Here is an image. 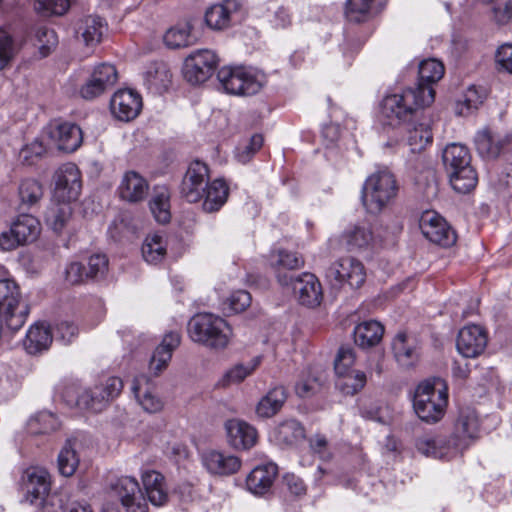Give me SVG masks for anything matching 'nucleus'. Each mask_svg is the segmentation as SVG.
<instances>
[{"mask_svg":"<svg viewBox=\"0 0 512 512\" xmlns=\"http://www.w3.org/2000/svg\"><path fill=\"white\" fill-rule=\"evenodd\" d=\"M435 99L434 89L408 87L387 95L381 104V113L390 125L410 123Z\"/></svg>","mask_w":512,"mask_h":512,"instance_id":"obj_1","label":"nucleus"},{"mask_svg":"<svg viewBox=\"0 0 512 512\" xmlns=\"http://www.w3.org/2000/svg\"><path fill=\"white\" fill-rule=\"evenodd\" d=\"M442 159L451 186L456 192L466 194L476 187L478 176L471 165V154L466 146L459 143L447 145Z\"/></svg>","mask_w":512,"mask_h":512,"instance_id":"obj_2","label":"nucleus"},{"mask_svg":"<svg viewBox=\"0 0 512 512\" xmlns=\"http://www.w3.org/2000/svg\"><path fill=\"white\" fill-rule=\"evenodd\" d=\"M190 339L211 349H223L228 345L231 328L221 317L212 313H198L188 322Z\"/></svg>","mask_w":512,"mask_h":512,"instance_id":"obj_3","label":"nucleus"},{"mask_svg":"<svg viewBox=\"0 0 512 512\" xmlns=\"http://www.w3.org/2000/svg\"><path fill=\"white\" fill-rule=\"evenodd\" d=\"M447 403L446 387L441 381L425 380L415 390L413 409L422 421L438 422L444 416Z\"/></svg>","mask_w":512,"mask_h":512,"instance_id":"obj_4","label":"nucleus"},{"mask_svg":"<svg viewBox=\"0 0 512 512\" xmlns=\"http://www.w3.org/2000/svg\"><path fill=\"white\" fill-rule=\"evenodd\" d=\"M398 184L388 169L378 170L370 175L362 188V202L371 213L380 212L397 195Z\"/></svg>","mask_w":512,"mask_h":512,"instance_id":"obj_5","label":"nucleus"},{"mask_svg":"<svg viewBox=\"0 0 512 512\" xmlns=\"http://www.w3.org/2000/svg\"><path fill=\"white\" fill-rule=\"evenodd\" d=\"M217 78L223 89L233 95H254L266 81L263 73L243 66H224Z\"/></svg>","mask_w":512,"mask_h":512,"instance_id":"obj_6","label":"nucleus"},{"mask_svg":"<svg viewBox=\"0 0 512 512\" xmlns=\"http://www.w3.org/2000/svg\"><path fill=\"white\" fill-rule=\"evenodd\" d=\"M21 299L20 287L14 280H0V322L11 331H18L29 314L28 305L21 306Z\"/></svg>","mask_w":512,"mask_h":512,"instance_id":"obj_7","label":"nucleus"},{"mask_svg":"<svg viewBox=\"0 0 512 512\" xmlns=\"http://www.w3.org/2000/svg\"><path fill=\"white\" fill-rule=\"evenodd\" d=\"M325 277L335 289L348 285L357 289L363 285L366 279L364 265L352 257H344L332 263L326 270Z\"/></svg>","mask_w":512,"mask_h":512,"instance_id":"obj_8","label":"nucleus"},{"mask_svg":"<svg viewBox=\"0 0 512 512\" xmlns=\"http://www.w3.org/2000/svg\"><path fill=\"white\" fill-rule=\"evenodd\" d=\"M41 231L40 222L30 214H21L12 223L9 231L0 235V247L10 251L20 245L34 242Z\"/></svg>","mask_w":512,"mask_h":512,"instance_id":"obj_9","label":"nucleus"},{"mask_svg":"<svg viewBox=\"0 0 512 512\" xmlns=\"http://www.w3.org/2000/svg\"><path fill=\"white\" fill-rule=\"evenodd\" d=\"M218 61L214 51L209 49L197 50L185 59L182 68L183 76L192 85L204 83L214 73Z\"/></svg>","mask_w":512,"mask_h":512,"instance_id":"obj_10","label":"nucleus"},{"mask_svg":"<svg viewBox=\"0 0 512 512\" xmlns=\"http://www.w3.org/2000/svg\"><path fill=\"white\" fill-rule=\"evenodd\" d=\"M278 281L283 286L292 285L299 303L303 306L315 308L323 300L321 283L314 274L305 272L295 278L279 274Z\"/></svg>","mask_w":512,"mask_h":512,"instance_id":"obj_11","label":"nucleus"},{"mask_svg":"<svg viewBox=\"0 0 512 512\" xmlns=\"http://www.w3.org/2000/svg\"><path fill=\"white\" fill-rule=\"evenodd\" d=\"M463 442H455L452 436L425 435L416 440L418 452L434 459L449 461L463 452Z\"/></svg>","mask_w":512,"mask_h":512,"instance_id":"obj_12","label":"nucleus"},{"mask_svg":"<svg viewBox=\"0 0 512 512\" xmlns=\"http://www.w3.org/2000/svg\"><path fill=\"white\" fill-rule=\"evenodd\" d=\"M209 181L208 166L195 160L188 166V169L180 185V194L189 203L201 201L205 194V188Z\"/></svg>","mask_w":512,"mask_h":512,"instance_id":"obj_13","label":"nucleus"},{"mask_svg":"<svg viewBox=\"0 0 512 512\" xmlns=\"http://www.w3.org/2000/svg\"><path fill=\"white\" fill-rule=\"evenodd\" d=\"M54 198L59 202L78 199L81 189V173L74 163H66L55 172Z\"/></svg>","mask_w":512,"mask_h":512,"instance_id":"obj_14","label":"nucleus"},{"mask_svg":"<svg viewBox=\"0 0 512 512\" xmlns=\"http://www.w3.org/2000/svg\"><path fill=\"white\" fill-rule=\"evenodd\" d=\"M45 135L51 146L66 153L76 151L83 140L80 127L69 122L50 123L45 129Z\"/></svg>","mask_w":512,"mask_h":512,"instance_id":"obj_15","label":"nucleus"},{"mask_svg":"<svg viewBox=\"0 0 512 512\" xmlns=\"http://www.w3.org/2000/svg\"><path fill=\"white\" fill-rule=\"evenodd\" d=\"M423 235L431 242L443 247L455 244L457 236L446 220L434 211L422 214L419 223Z\"/></svg>","mask_w":512,"mask_h":512,"instance_id":"obj_16","label":"nucleus"},{"mask_svg":"<svg viewBox=\"0 0 512 512\" xmlns=\"http://www.w3.org/2000/svg\"><path fill=\"white\" fill-rule=\"evenodd\" d=\"M111 490L127 512H148V504L135 478L122 476L111 484Z\"/></svg>","mask_w":512,"mask_h":512,"instance_id":"obj_17","label":"nucleus"},{"mask_svg":"<svg viewBox=\"0 0 512 512\" xmlns=\"http://www.w3.org/2000/svg\"><path fill=\"white\" fill-rule=\"evenodd\" d=\"M487 343V331L479 325L472 324L460 329L456 339V348L463 357L476 358L485 351Z\"/></svg>","mask_w":512,"mask_h":512,"instance_id":"obj_18","label":"nucleus"},{"mask_svg":"<svg viewBox=\"0 0 512 512\" xmlns=\"http://www.w3.org/2000/svg\"><path fill=\"white\" fill-rule=\"evenodd\" d=\"M142 109V97L131 89L116 91L110 100L112 115L124 122L135 119Z\"/></svg>","mask_w":512,"mask_h":512,"instance_id":"obj_19","label":"nucleus"},{"mask_svg":"<svg viewBox=\"0 0 512 512\" xmlns=\"http://www.w3.org/2000/svg\"><path fill=\"white\" fill-rule=\"evenodd\" d=\"M21 485L26 501L38 504V500L49 493L50 475L44 468L29 467L22 474Z\"/></svg>","mask_w":512,"mask_h":512,"instance_id":"obj_20","label":"nucleus"},{"mask_svg":"<svg viewBox=\"0 0 512 512\" xmlns=\"http://www.w3.org/2000/svg\"><path fill=\"white\" fill-rule=\"evenodd\" d=\"M225 430L229 445L235 449H250L257 441L256 429L245 421L239 419L227 420Z\"/></svg>","mask_w":512,"mask_h":512,"instance_id":"obj_21","label":"nucleus"},{"mask_svg":"<svg viewBox=\"0 0 512 512\" xmlns=\"http://www.w3.org/2000/svg\"><path fill=\"white\" fill-rule=\"evenodd\" d=\"M202 463L213 475L227 476L236 473L241 467L238 457L217 450H209L202 454Z\"/></svg>","mask_w":512,"mask_h":512,"instance_id":"obj_22","label":"nucleus"},{"mask_svg":"<svg viewBox=\"0 0 512 512\" xmlns=\"http://www.w3.org/2000/svg\"><path fill=\"white\" fill-rule=\"evenodd\" d=\"M148 191V181L134 170L125 172L118 186L120 198L130 203H138L144 200Z\"/></svg>","mask_w":512,"mask_h":512,"instance_id":"obj_23","label":"nucleus"},{"mask_svg":"<svg viewBox=\"0 0 512 512\" xmlns=\"http://www.w3.org/2000/svg\"><path fill=\"white\" fill-rule=\"evenodd\" d=\"M132 391L137 402L147 413H158L164 408V401L151 390L150 379L146 375L134 378Z\"/></svg>","mask_w":512,"mask_h":512,"instance_id":"obj_24","label":"nucleus"},{"mask_svg":"<svg viewBox=\"0 0 512 512\" xmlns=\"http://www.w3.org/2000/svg\"><path fill=\"white\" fill-rule=\"evenodd\" d=\"M180 340V335L177 332H169L164 335L161 343L155 349L149 363V370L154 374V376H158L166 369L172 358L173 351L180 344Z\"/></svg>","mask_w":512,"mask_h":512,"instance_id":"obj_25","label":"nucleus"},{"mask_svg":"<svg viewBox=\"0 0 512 512\" xmlns=\"http://www.w3.org/2000/svg\"><path fill=\"white\" fill-rule=\"evenodd\" d=\"M474 142L481 157L495 159L500 155L506 144V139L501 134L486 127L476 133Z\"/></svg>","mask_w":512,"mask_h":512,"instance_id":"obj_26","label":"nucleus"},{"mask_svg":"<svg viewBox=\"0 0 512 512\" xmlns=\"http://www.w3.org/2000/svg\"><path fill=\"white\" fill-rule=\"evenodd\" d=\"M479 430L478 417L473 410L461 411L451 434L455 442H463V451L468 448L472 439L477 437Z\"/></svg>","mask_w":512,"mask_h":512,"instance_id":"obj_27","label":"nucleus"},{"mask_svg":"<svg viewBox=\"0 0 512 512\" xmlns=\"http://www.w3.org/2000/svg\"><path fill=\"white\" fill-rule=\"evenodd\" d=\"M277 475V466L269 463L255 467L246 478L247 489L255 495L265 494Z\"/></svg>","mask_w":512,"mask_h":512,"instance_id":"obj_28","label":"nucleus"},{"mask_svg":"<svg viewBox=\"0 0 512 512\" xmlns=\"http://www.w3.org/2000/svg\"><path fill=\"white\" fill-rule=\"evenodd\" d=\"M52 341L51 328L44 323H36L27 331L24 347L29 354H37L46 351Z\"/></svg>","mask_w":512,"mask_h":512,"instance_id":"obj_29","label":"nucleus"},{"mask_svg":"<svg viewBox=\"0 0 512 512\" xmlns=\"http://www.w3.org/2000/svg\"><path fill=\"white\" fill-rule=\"evenodd\" d=\"M229 195V187L223 179L208 181L207 188L203 197L202 208L207 213H213L220 210L226 203Z\"/></svg>","mask_w":512,"mask_h":512,"instance_id":"obj_30","label":"nucleus"},{"mask_svg":"<svg viewBox=\"0 0 512 512\" xmlns=\"http://www.w3.org/2000/svg\"><path fill=\"white\" fill-rule=\"evenodd\" d=\"M238 8L236 1L225 0L222 3L212 5L206 10L205 23L213 30H221L228 27L230 17Z\"/></svg>","mask_w":512,"mask_h":512,"instance_id":"obj_31","label":"nucleus"},{"mask_svg":"<svg viewBox=\"0 0 512 512\" xmlns=\"http://www.w3.org/2000/svg\"><path fill=\"white\" fill-rule=\"evenodd\" d=\"M286 400V389L282 386L274 387L260 399L256 406V413L259 417L270 418L281 410Z\"/></svg>","mask_w":512,"mask_h":512,"instance_id":"obj_32","label":"nucleus"},{"mask_svg":"<svg viewBox=\"0 0 512 512\" xmlns=\"http://www.w3.org/2000/svg\"><path fill=\"white\" fill-rule=\"evenodd\" d=\"M392 349L396 361L403 367H411L418 359L417 348L413 340L404 332L398 333L393 342Z\"/></svg>","mask_w":512,"mask_h":512,"instance_id":"obj_33","label":"nucleus"},{"mask_svg":"<svg viewBox=\"0 0 512 512\" xmlns=\"http://www.w3.org/2000/svg\"><path fill=\"white\" fill-rule=\"evenodd\" d=\"M384 333V327L377 321H365L358 324L354 329V341L362 348H369L377 345Z\"/></svg>","mask_w":512,"mask_h":512,"instance_id":"obj_34","label":"nucleus"},{"mask_svg":"<svg viewBox=\"0 0 512 512\" xmlns=\"http://www.w3.org/2000/svg\"><path fill=\"white\" fill-rule=\"evenodd\" d=\"M171 79V71L164 62L152 63L145 73V83L155 93L166 91L171 83Z\"/></svg>","mask_w":512,"mask_h":512,"instance_id":"obj_35","label":"nucleus"},{"mask_svg":"<svg viewBox=\"0 0 512 512\" xmlns=\"http://www.w3.org/2000/svg\"><path fill=\"white\" fill-rule=\"evenodd\" d=\"M143 259L151 265L161 263L167 254V242L159 234L147 235L141 247Z\"/></svg>","mask_w":512,"mask_h":512,"instance_id":"obj_36","label":"nucleus"},{"mask_svg":"<svg viewBox=\"0 0 512 512\" xmlns=\"http://www.w3.org/2000/svg\"><path fill=\"white\" fill-rule=\"evenodd\" d=\"M193 24L187 20L176 24L167 30L164 35V43L172 49L188 47L193 44L194 38L191 35Z\"/></svg>","mask_w":512,"mask_h":512,"instance_id":"obj_37","label":"nucleus"},{"mask_svg":"<svg viewBox=\"0 0 512 512\" xmlns=\"http://www.w3.org/2000/svg\"><path fill=\"white\" fill-rule=\"evenodd\" d=\"M444 65L437 59H426L419 64V81L414 88L433 89L432 84L438 82L444 75Z\"/></svg>","mask_w":512,"mask_h":512,"instance_id":"obj_38","label":"nucleus"},{"mask_svg":"<svg viewBox=\"0 0 512 512\" xmlns=\"http://www.w3.org/2000/svg\"><path fill=\"white\" fill-rule=\"evenodd\" d=\"M274 437L279 444L294 445L305 438V429L299 421L288 419L277 426Z\"/></svg>","mask_w":512,"mask_h":512,"instance_id":"obj_39","label":"nucleus"},{"mask_svg":"<svg viewBox=\"0 0 512 512\" xmlns=\"http://www.w3.org/2000/svg\"><path fill=\"white\" fill-rule=\"evenodd\" d=\"M149 206L158 223L166 224L170 221V193L166 187L162 186L155 189Z\"/></svg>","mask_w":512,"mask_h":512,"instance_id":"obj_40","label":"nucleus"},{"mask_svg":"<svg viewBox=\"0 0 512 512\" xmlns=\"http://www.w3.org/2000/svg\"><path fill=\"white\" fill-rule=\"evenodd\" d=\"M79 456L76 452V441L67 440L59 452L57 463L58 470L65 477L72 476L79 465Z\"/></svg>","mask_w":512,"mask_h":512,"instance_id":"obj_41","label":"nucleus"},{"mask_svg":"<svg viewBox=\"0 0 512 512\" xmlns=\"http://www.w3.org/2000/svg\"><path fill=\"white\" fill-rule=\"evenodd\" d=\"M72 214L69 202L53 203L45 214V221L55 232H61Z\"/></svg>","mask_w":512,"mask_h":512,"instance_id":"obj_42","label":"nucleus"},{"mask_svg":"<svg viewBox=\"0 0 512 512\" xmlns=\"http://www.w3.org/2000/svg\"><path fill=\"white\" fill-rule=\"evenodd\" d=\"M105 25L98 16H87L79 24L77 32L87 45L100 42Z\"/></svg>","mask_w":512,"mask_h":512,"instance_id":"obj_43","label":"nucleus"},{"mask_svg":"<svg viewBox=\"0 0 512 512\" xmlns=\"http://www.w3.org/2000/svg\"><path fill=\"white\" fill-rule=\"evenodd\" d=\"M108 403L107 396H104L97 386L92 389L82 391L76 400V405L79 408L91 410L93 412L102 411Z\"/></svg>","mask_w":512,"mask_h":512,"instance_id":"obj_44","label":"nucleus"},{"mask_svg":"<svg viewBox=\"0 0 512 512\" xmlns=\"http://www.w3.org/2000/svg\"><path fill=\"white\" fill-rule=\"evenodd\" d=\"M342 240L345 241L347 249L350 251L367 247L372 241V232L366 226H353L347 229Z\"/></svg>","mask_w":512,"mask_h":512,"instance_id":"obj_45","label":"nucleus"},{"mask_svg":"<svg viewBox=\"0 0 512 512\" xmlns=\"http://www.w3.org/2000/svg\"><path fill=\"white\" fill-rule=\"evenodd\" d=\"M433 134L428 124L419 123L408 129L407 143L411 152H420L432 142Z\"/></svg>","mask_w":512,"mask_h":512,"instance_id":"obj_46","label":"nucleus"},{"mask_svg":"<svg viewBox=\"0 0 512 512\" xmlns=\"http://www.w3.org/2000/svg\"><path fill=\"white\" fill-rule=\"evenodd\" d=\"M270 265L278 271L280 269L295 270L304 265L303 258L296 252L288 250H278L270 254Z\"/></svg>","mask_w":512,"mask_h":512,"instance_id":"obj_47","label":"nucleus"},{"mask_svg":"<svg viewBox=\"0 0 512 512\" xmlns=\"http://www.w3.org/2000/svg\"><path fill=\"white\" fill-rule=\"evenodd\" d=\"M337 386L346 395H354L362 390L367 382L366 374L360 370H351L338 375Z\"/></svg>","mask_w":512,"mask_h":512,"instance_id":"obj_48","label":"nucleus"},{"mask_svg":"<svg viewBox=\"0 0 512 512\" xmlns=\"http://www.w3.org/2000/svg\"><path fill=\"white\" fill-rule=\"evenodd\" d=\"M142 483L144 493H153V491H156L160 495L157 499L158 503L168 502V491L162 474L154 470L146 471L142 474Z\"/></svg>","mask_w":512,"mask_h":512,"instance_id":"obj_49","label":"nucleus"},{"mask_svg":"<svg viewBox=\"0 0 512 512\" xmlns=\"http://www.w3.org/2000/svg\"><path fill=\"white\" fill-rule=\"evenodd\" d=\"M60 422L57 417L47 411L39 412L28 421V429L32 434H46L57 430Z\"/></svg>","mask_w":512,"mask_h":512,"instance_id":"obj_50","label":"nucleus"},{"mask_svg":"<svg viewBox=\"0 0 512 512\" xmlns=\"http://www.w3.org/2000/svg\"><path fill=\"white\" fill-rule=\"evenodd\" d=\"M43 196V187L35 179H24L19 185V198L22 207H32Z\"/></svg>","mask_w":512,"mask_h":512,"instance_id":"obj_51","label":"nucleus"},{"mask_svg":"<svg viewBox=\"0 0 512 512\" xmlns=\"http://www.w3.org/2000/svg\"><path fill=\"white\" fill-rule=\"evenodd\" d=\"M261 359V356H256L247 364H237L233 366L224 374L222 384L230 385L240 383L260 365Z\"/></svg>","mask_w":512,"mask_h":512,"instance_id":"obj_52","label":"nucleus"},{"mask_svg":"<svg viewBox=\"0 0 512 512\" xmlns=\"http://www.w3.org/2000/svg\"><path fill=\"white\" fill-rule=\"evenodd\" d=\"M374 0H346L345 16L351 22H364L370 17Z\"/></svg>","mask_w":512,"mask_h":512,"instance_id":"obj_53","label":"nucleus"},{"mask_svg":"<svg viewBox=\"0 0 512 512\" xmlns=\"http://www.w3.org/2000/svg\"><path fill=\"white\" fill-rule=\"evenodd\" d=\"M108 265L109 261L105 254H93L87 260L85 275L88 277V280L103 279L108 272Z\"/></svg>","mask_w":512,"mask_h":512,"instance_id":"obj_54","label":"nucleus"},{"mask_svg":"<svg viewBox=\"0 0 512 512\" xmlns=\"http://www.w3.org/2000/svg\"><path fill=\"white\" fill-rule=\"evenodd\" d=\"M263 137L260 134H254L250 140L236 148L235 157L238 162L246 164L261 149Z\"/></svg>","mask_w":512,"mask_h":512,"instance_id":"obj_55","label":"nucleus"},{"mask_svg":"<svg viewBox=\"0 0 512 512\" xmlns=\"http://www.w3.org/2000/svg\"><path fill=\"white\" fill-rule=\"evenodd\" d=\"M70 501L62 493L46 494L38 500L42 512H67V504Z\"/></svg>","mask_w":512,"mask_h":512,"instance_id":"obj_56","label":"nucleus"},{"mask_svg":"<svg viewBox=\"0 0 512 512\" xmlns=\"http://www.w3.org/2000/svg\"><path fill=\"white\" fill-rule=\"evenodd\" d=\"M251 304V295L245 290H237L230 294V296L223 303V310L230 313H240L244 311Z\"/></svg>","mask_w":512,"mask_h":512,"instance_id":"obj_57","label":"nucleus"},{"mask_svg":"<svg viewBox=\"0 0 512 512\" xmlns=\"http://www.w3.org/2000/svg\"><path fill=\"white\" fill-rule=\"evenodd\" d=\"M35 37L40 53L43 57L47 56L50 53V50L58 43L55 31L46 26L37 27L35 30Z\"/></svg>","mask_w":512,"mask_h":512,"instance_id":"obj_58","label":"nucleus"},{"mask_svg":"<svg viewBox=\"0 0 512 512\" xmlns=\"http://www.w3.org/2000/svg\"><path fill=\"white\" fill-rule=\"evenodd\" d=\"M69 8V0H35V10L44 15H63Z\"/></svg>","mask_w":512,"mask_h":512,"instance_id":"obj_59","label":"nucleus"},{"mask_svg":"<svg viewBox=\"0 0 512 512\" xmlns=\"http://www.w3.org/2000/svg\"><path fill=\"white\" fill-rule=\"evenodd\" d=\"M91 75L107 89L111 88L118 78L116 68L108 63H102L96 66Z\"/></svg>","mask_w":512,"mask_h":512,"instance_id":"obj_60","label":"nucleus"},{"mask_svg":"<svg viewBox=\"0 0 512 512\" xmlns=\"http://www.w3.org/2000/svg\"><path fill=\"white\" fill-rule=\"evenodd\" d=\"M52 334L56 341L61 342L63 345H68L77 336L78 328L72 322L61 321L56 324Z\"/></svg>","mask_w":512,"mask_h":512,"instance_id":"obj_61","label":"nucleus"},{"mask_svg":"<svg viewBox=\"0 0 512 512\" xmlns=\"http://www.w3.org/2000/svg\"><path fill=\"white\" fill-rule=\"evenodd\" d=\"M16 54V49L10 35L0 30V70L4 69Z\"/></svg>","mask_w":512,"mask_h":512,"instance_id":"obj_62","label":"nucleus"},{"mask_svg":"<svg viewBox=\"0 0 512 512\" xmlns=\"http://www.w3.org/2000/svg\"><path fill=\"white\" fill-rule=\"evenodd\" d=\"M355 355L351 348L341 347L337 353L334 362V369L337 375L345 374L351 371V367L354 364Z\"/></svg>","mask_w":512,"mask_h":512,"instance_id":"obj_63","label":"nucleus"},{"mask_svg":"<svg viewBox=\"0 0 512 512\" xmlns=\"http://www.w3.org/2000/svg\"><path fill=\"white\" fill-rule=\"evenodd\" d=\"M495 58L499 71L512 74V44L501 45L497 49Z\"/></svg>","mask_w":512,"mask_h":512,"instance_id":"obj_64","label":"nucleus"}]
</instances>
